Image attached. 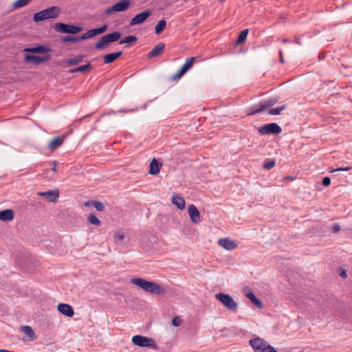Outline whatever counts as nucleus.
Wrapping results in <instances>:
<instances>
[{"label":"nucleus","instance_id":"obj_45","mask_svg":"<svg viewBox=\"0 0 352 352\" xmlns=\"http://www.w3.org/2000/svg\"><path fill=\"white\" fill-rule=\"evenodd\" d=\"M295 43L298 45H301V43H300V38L298 37H296L295 38Z\"/></svg>","mask_w":352,"mask_h":352},{"label":"nucleus","instance_id":"obj_25","mask_svg":"<svg viewBox=\"0 0 352 352\" xmlns=\"http://www.w3.org/2000/svg\"><path fill=\"white\" fill-rule=\"evenodd\" d=\"M64 141V138L63 137H56L54 140H52L48 144V146L52 150H55L58 147L60 146Z\"/></svg>","mask_w":352,"mask_h":352},{"label":"nucleus","instance_id":"obj_22","mask_svg":"<svg viewBox=\"0 0 352 352\" xmlns=\"http://www.w3.org/2000/svg\"><path fill=\"white\" fill-rule=\"evenodd\" d=\"M162 167V164L159 162L156 159H153L150 163L149 173L151 175H157L160 173Z\"/></svg>","mask_w":352,"mask_h":352},{"label":"nucleus","instance_id":"obj_44","mask_svg":"<svg viewBox=\"0 0 352 352\" xmlns=\"http://www.w3.org/2000/svg\"><path fill=\"white\" fill-rule=\"evenodd\" d=\"M340 275L342 278H345L346 277V272L344 270H342L340 273Z\"/></svg>","mask_w":352,"mask_h":352},{"label":"nucleus","instance_id":"obj_33","mask_svg":"<svg viewBox=\"0 0 352 352\" xmlns=\"http://www.w3.org/2000/svg\"><path fill=\"white\" fill-rule=\"evenodd\" d=\"M91 64L89 63L86 65H81L80 67H78L76 69H74L73 70L71 71L72 73H75V72H79V73H83L85 72L87 69L91 68Z\"/></svg>","mask_w":352,"mask_h":352},{"label":"nucleus","instance_id":"obj_31","mask_svg":"<svg viewBox=\"0 0 352 352\" xmlns=\"http://www.w3.org/2000/svg\"><path fill=\"white\" fill-rule=\"evenodd\" d=\"M31 0H17L16 1L13 5L12 7L14 9H19L21 8H23L30 3Z\"/></svg>","mask_w":352,"mask_h":352},{"label":"nucleus","instance_id":"obj_24","mask_svg":"<svg viewBox=\"0 0 352 352\" xmlns=\"http://www.w3.org/2000/svg\"><path fill=\"white\" fill-rule=\"evenodd\" d=\"M165 45L162 43L157 44L148 53V57L151 58L157 56L164 49Z\"/></svg>","mask_w":352,"mask_h":352},{"label":"nucleus","instance_id":"obj_43","mask_svg":"<svg viewBox=\"0 0 352 352\" xmlns=\"http://www.w3.org/2000/svg\"><path fill=\"white\" fill-rule=\"evenodd\" d=\"M124 238V236L122 234H120V233H118L115 235V239H118L119 241H122L123 240Z\"/></svg>","mask_w":352,"mask_h":352},{"label":"nucleus","instance_id":"obj_42","mask_svg":"<svg viewBox=\"0 0 352 352\" xmlns=\"http://www.w3.org/2000/svg\"><path fill=\"white\" fill-rule=\"evenodd\" d=\"M340 230V226L338 223H334L332 228V232L336 233Z\"/></svg>","mask_w":352,"mask_h":352},{"label":"nucleus","instance_id":"obj_46","mask_svg":"<svg viewBox=\"0 0 352 352\" xmlns=\"http://www.w3.org/2000/svg\"><path fill=\"white\" fill-rule=\"evenodd\" d=\"M52 164H53V167H52V170L54 172H56V162H52Z\"/></svg>","mask_w":352,"mask_h":352},{"label":"nucleus","instance_id":"obj_37","mask_svg":"<svg viewBox=\"0 0 352 352\" xmlns=\"http://www.w3.org/2000/svg\"><path fill=\"white\" fill-rule=\"evenodd\" d=\"M22 329L23 333L28 337H33L34 336V332L30 326H23Z\"/></svg>","mask_w":352,"mask_h":352},{"label":"nucleus","instance_id":"obj_21","mask_svg":"<svg viewBox=\"0 0 352 352\" xmlns=\"http://www.w3.org/2000/svg\"><path fill=\"white\" fill-rule=\"evenodd\" d=\"M122 54V52L118 51L113 53H110L104 55L102 58L105 64H110L115 61L117 58L120 57Z\"/></svg>","mask_w":352,"mask_h":352},{"label":"nucleus","instance_id":"obj_3","mask_svg":"<svg viewBox=\"0 0 352 352\" xmlns=\"http://www.w3.org/2000/svg\"><path fill=\"white\" fill-rule=\"evenodd\" d=\"M121 36V33L117 31L107 34L100 38L99 41L95 44L94 47L98 50H103L111 43L118 41Z\"/></svg>","mask_w":352,"mask_h":352},{"label":"nucleus","instance_id":"obj_17","mask_svg":"<svg viewBox=\"0 0 352 352\" xmlns=\"http://www.w3.org/2000/svg\"><path fill=\"white\" fill-rule=\"evenodd\" d=\"M188 212L190 219L193 223H198L200 221L199 211L194 205L191 204L188 206Z\"/></svg>","mask_w":352,"mask_h":352},{"label":"nucleus","instance_id":"obj_9","mask_svg":"<svg viewBox=\"0 0 352 352\" xmlns=\"http://www.w3.org/2000/svg\"><path fill=\"white\" fill-rule=\"evenodd\" d=\"M258 131L261 135H277L281 133L282 129L278 124L272 122L260 126L258 129Z\"/></svg>","mask_w":352,"mask_h":352},{"label":"nucleus","instance_id":"obj_50","mask_svg":"<svg viewBox=\"0 0 352 352\" xmlns=\"http://www.w3.org/2000/svg\"><path fill=\"white\" fill-rule=\"evenodd\" d=\"M225 0H219L220 2H223Z\"/></svg>","mask_w":352,"mask_h":352},{"label":"nucleus","instance_id":"obj_8","mask_svg":"<svg viewBox=\"0 0 352 352\" xmlns=\"http://www.w3.org/2000/svg\"><path fill=\"white\" fill-rule=\"evenodd\" d=\"M54 30L56 32L67 34H77L80 32L82 28L73 24H65L63 23H57L54 25Z\"/></svg>","mask_w":352,"mask_h":352},{"label":"nucleus","instance_id":"obj_34","mask_svg":"<svg viewBox=\"0 0 352 352\" xmlns=\"http://www.w3.org/2000/svg\"><path fill=\"white\" fill-rule=\"evenodd\" d=\"M286 109V106L283 105L281 107L270 109L268 111L269 115H279L280 112Z\"/></svg>","mask_w":352,"mask_h":352},{"label":"nucleus","instance_id":"obj_11","mask_svg":"<svg viewBox=\"0 0 352 352\" xmlns=\"http://www.w3.org/2000/svg\"><path fill=\"white\" fill-rule=\"evenodd\" d=\"M129 0H121L119 2L114 4L113 6L108 8L106 11L107 14H111L112 12H123L128 9L130 6Z\"/></svg>","mask_w":352,"mask_h":352},{"label":"nucleus","instance_id":"obj_4","mask_svg":"<svg viewBox=\"0 0 352 352\" xmlns=\"http://www.w3.org/2000/svg\"><path fill=\"white\" fill-rule=\"evenodd\" d=\"M250 345L254 352H277L275 349L266 341L260 338H256L250 340Z\"/></svg>","mask_w":352,"mask_h":352},{"label":"nucleus","instance_id":"obj_14","mask_svg":"<svg viewBox=\"0 0 352 352\" xmlns=\"http://www.w3.org/2000/svg\"><path fill=\"white\" fill-rule=\"evenodd\" d=\"M107 28L108 25L104 24L100 28L89 30L85 33L82 34L81 38H84V40H85L92 38L96 35L101 34L107 30Z\"/></svg>","mask_w":352,"mask_h":352},{"label":"nucleus","instance_id":"obj_41","mask_svg":"<svg viewBox=\"0 0 352 352\" xmlns=\"http://www.w3.org/2000/svg\"><path fill=\"white\" fill-rule=\"evenodd\" d=\"M322 184L323 186H328L330 185L331 184V179L329 177H324L323 179H322Z\"/></svg>","mask_w":352,"mask_h":352},{"label":"nucleus","instance_id":"obj_38","mask_svg":"<svg viewBox=\"0 0 352 352\" xmlns=\"http://www.w3.org/2000/svg\"><path fill=\"white\" fill-rule=\"evenodd\" d=\"M88 221L90 223L95 225V226H98L100 223V221L98 219V218L94 214H90L88 217Z\"/></svg>","mask_w":352,"mask_h":352},{"label":"nucleus","instance_id":"obj_26","mask_svg":"<svg viewBox=\"0 0 352 352\" xmlns=\"http://www.w3.org/2000/svg\"><path fill=\"white\" fill-rule=\"evenodd\" d=\"M85 56L83 55H78L75 58L67 59L66 60V63L69 67L76 65L78 63H81L83 60Z\"/></svg>","mask_w":352,"mask_h":352},{"label":"nucleus","instance_id":"obj_30","mask_svg":"<svg viewBox=\"0 0 352 352\" xmlns=\"http://www.w3.org/2000/svg\"><path fill=\"white\" fill-rule=\"evenodd\" d=\"M248 32H249L248 29L243 30L240 33V34L239 35V36L237 38L236 44H242V43H243L246 41Z\"/></svg>","mask_w":352,"mask_h":352},{"label":"nucleus","instance_id":"obj_32","mask_svg":"<svg viewBox=\"0 0 352 352\" xmlns=\"http://www.w3.org/2000/svg\"><path fill=\"white\" fill-rule=\"evenodd\" d=\"M138 40V38L133 35H129L124 38V39L120 41L119 44L122 45L124 43H134Z\"/></svg>","mask_w":352,"mask_h":352},{"label":"nucleus","instance_id":"obj_13","mask_svg":"<svg viewBox=\"0 0 352 352\" xmlns=\"http://www.w3.org/2000/svg\"><path fill=\"white\" fill-rule=\"evenodd\" d=\"M151 14L150 10H146L138 14H136L130 21V25L133 26L135 25L142 24L144 23Z\"/></svg>","mask_w":352,"mask_h":352},{"label":"nucleus","instance_id":"obj_39","mask_svg":"<svg viewBox=\"0 0 352 352\" xmlns=\"http://www.w3.org/2000/svg\"><path fill=\"white\" fill-rule=\"evenodd\" d=\"M182 320L179 317H174L172 320V324L174 327H179L181 324Z\"/></svg>","mask_w":352,"mask_h":352},{"label":"nucleus","instance_id":"obj_27","mask_svg":"<svg viewBox=\"0 0 352 352\" xmlns=\"http://www.w3.org/2000/svg\"><path fill=\"white\" fill-rule=\"evenodd\" d=\"M246 297L250 300L252 301V302L256 305L257 307L258 308H261L262 307V302L260 300H258L256 296L252 293V292H248L246 294Z\"/></svg>","mask_w":352,"mask_h":352},{"label":"nucleus","instance_id":"obj_18","mask_svg":"<svg viewBox=\"0 0 352 352\" xmlns=\"http://www.w3.org/2000/svg\"><path fill=\"white\" fill-rule=\"evenodd\" d=\"M219 244L227 250H232L236 248V244L229 238L219 239Z\"/></svg>","mask_w":352,"mask_h":352},{"label":"nucleus","instance_id":"obj_19","mask_svg":"<svg viewBox=\"0 0 352 352\" xmlns=\"http://www.w3.org/2000/svg\"><path fill=\"white\" fill-rule=\"evenodd\" d=\"M171 202L180 210H183L185 208V200L179 194L173 195L171 199Z\"/></svg>","mask_w":352,"mask_h":352},{"label":"nucleus","instance_id":"obj_47","mask_svg":"<svg viewBox=\"0 0 352 352\" xmlns=\"http://www.w3.org/2000/svg\"><path fill=\"white\" fill-rule=\"evenodd\" d=\"M282 42H283V43H289V42H290V41H289L288 38H283V39H282Z\"/></svg>","mask_w":352,"mask_h":352},{"label":"nucleus","instance_id":"obj_28","mask_svg":"<svg viewBox=\"0 0 352 352\" xmlns=\"http://www.w3.org/2000/svg\"><path fill=\"white\" fill-rule=\"evenodd\" d=\"M82 35L80 36H66L61 38V41L63 43L66 42H72V43H77L82 40H84V38H81Z\"/></svg>","mask_w":352,"mask_h":352},{"label":"nucleus","instance_id":"obj_29","mask_svg":"<svg viewBox=\"0 0 352 352\" xmlns=\"http://www.w3.org/2000/svg\"><path fill=\"white\" fill-rule=\"evenodd\" d=\"M166 21L164 19L160 20L155 27V33L156 34H160L162 31L165 29Z\"/></svg>","mask_w":352,"mask_h":352},{"label":"nucleus","instance_id":"obj_23","mask_svg":"<svg viewBox=\"0 0 352 352\" xmlns=\"http://www.w3.org/2000/svg\"><path fill=\"white\" fill-rule=\"evenodd\" d=\"M14 212L11 209L0 211V220L3 221H12L14 219Z\"/></svg>","mask_w":352,"mask_h":352},{"label":"nucleus","instance_id":"obj_6","mask_svg":"<svg viewBox=\"0 0 352 352\" xmlns=\"http://www.w3.org/2000/svg\"><path fill=\"white\" fill-rule=\"evenodd\" d=\"M216 299L221 302L229 311L235 312L238 304L233 298L227 294L219 293L215 295Z\"/></svg>","mask_w":352,"mask_h":352},{"label":"nucleus","instance_id":"obj_48","mask_svg":"<svg viewBox=\"0 0 352 352\" xmlns=\"http://www.w3.org/2000/svg\"><path fill=\"white\" fill-rule=\"evenodd\" d=\"M279 54H280V58L281 63H284L283 55H282V51L281 50L279 51Z\"/></svg>","mask_w":352,"mask_h":352},{"label":"nucleus","instance_id":"obj_5","mask_svg":"<svg viewBox=\"0 0 352 352\" xmlns=\"http://www.w3.org/2000/svg\"><path fill=\"white\" fill-rule=\"evenodd\" d=\"M277 102L278 99L276 98H270L267 100H263L258 104V107H257V105H255L249 108L248 110V114L254 115L261 113L272 107V106L276 104Z\"/></svg>","mask_w":352,"mask_h":352},{"label":"nucleus","instance_id":"obj_36","mask_svg":"<svg viewBox=\"0 0 352 352\" xmlns=\"http://www.w3.org/2000/svg\"><path fill=\"white\" fill-rule=\"evenodd\" d=\"M275 166V161L273 160H267L265 161L263 164V168L267 170H270L274 167Z\"/></svg>","mask_w":352,"mask_h":352},{"label":"nucleus","instance_id":"obj_49","mask_svg":"<svg viewBox=\"0 0 352 352\" xmlns=\"http://www.w3.org/2000/svg\"><path fill=\"white\" fill-rule=\"evenodd\" d=\"M90 205L89 202V201H87L85 203V206H89Z\"/></svg>","mask_w":352,"mask_h":352},{"label":"nucleus","instance_id":"obj_10","mask_svg":"<svg viewBox=\"0 0 352 352\" xmlns=\"http://www.w3.org/2000/svg\"><path fill=\"white\" fill-rule=\"evenodd\" d=\"M24 60L28 63H32L35 66H38L41 65L43 63H45L50 60V56L46 55L45 56L41 57L34 55L25 54Z\"/></svg>","mask_w":352,"mask_h":352},{"label":"nucleus","instance_id":"obj_15","mask_svg":"<svg viewBox=\"0 0 352 352\" xmlns=\"http://www.w3.org/2000/svg\"><path fill=\"white\" fill-rule=\"evenodd\" d=\"M37 195L40 197H43L46 199H47L50 202H55L58 199L59 196L58 190H47L45 192H38Z\"/></svg>","mask_w":352,"mask_h":352},{"label":"nucleus","instance_id":"obj_2","mask_svg":"<svg viewBox=\"0 0 352 352\" xmlns=\"http://www.w3.org/2000/svg\"><path fill=\"white\" fill-rule=\"evenodd\" d=\"M60 12V9L59 7L52 6L35 13L33 16V21L37 23L44 20L56 19L59 16Z\"/></svg>","mask_w":352,"mask_h":352},{"label":"nucleus","instance_id":"obj_35","mask_svg":"<svg viewBox=\"0 0 352 352\" xmlns=\"http://www.w3.org/2000/svg\"><path fill=\"white\" fill-rule=\"evenodd\" d=\"M91 205L96 208L97 211L102 212L104 210V206L100 201H94L91 202Z\"/></svg>","mask_w":352,"mask_h":352},{"label":"nucleus","instance_id":"obj_7","mask_svg":"<svg viewBox=\"0 0 352 352\" xmlns=\"http://www.w3.org/2000/svg\"><path fill=\"white\" fill-rule=\"evenodd\" d=\"M131 340L135 345H137L138 346H146L154 349H157L155 342L154 340H153L152 338H149L140 335H136L133 336Z\"/></svg>","mask_w":352,"mask_h":352},{"label":"nucleus","instance_id":"obj_16","mask_svg":"<svg viewBox=\"0 0 352 352\" xmlns=\"http://www.w3.org/2000/svg\"><path fill=\"white\" fill-rule=\"evenodd\" d=\"M58 310L60 313L67 317H72L74 314L72 307L68 304L60 303L58 305Z\"/></svg>","mask_w":352,"mask_h":352},{"label":"nucleus","instance_id":"obj_12","mask_svg":"<svg viewBox=\"0 0 352 352\" xmlns=\"http://www.w3.org/2000/svg\"><path fill=\"white\" fill-rule=\"evenodd\" d=\"M195 60V57L187 58L180 70L173 76V79H179L183 76L192 67Z\"/></svg>","mask_w":352,"mask_h":352},{"label":"nucleus","instance_id":"obj_40","mask_svg":"<svg viewBox=\"0 0 352 352\" xmlns=\"http://www.w3.org/2000/svg\"><path fill=\"white\" fill-rule=\"evenodd\" d=\"M351 169V168L349 166H346V167L342 166V167L338 168L336 169L332 170L331 172L333 173V172H336V171H348V170H350Z\"/></svg>","mask_w":352,"mask_h":352},{"label":"nucleus","instance_id":"obj_1","mask_svg":"<svg viewBox=\"0 0 352 352\" xmlns=\"http://www.w3.org/2000/svg\"><path fill=\"white\" fill-rule=\"evenodd\" d=\"M131 283L151 294L163 295L166 292V289L160 285L142 278H133Z\"/></svg>","mask_w":352,"mask_h":352},{"label":"nucleus","instance_id":"obj_20","mask_svg":"<svg viewBox=\"0 0 352 352\" xmlns=\"http://www.w3.org/2000/svg\"><path fill=\"white\" fill-rule=\"evenodd\" d=\"M50 51V47L43 46V45H38L33 47H25L23 50V52H31V53H38V54H44L46 52H48Z\"/></svg>","mask_w":352,"mask_h":352}]
</instances>
